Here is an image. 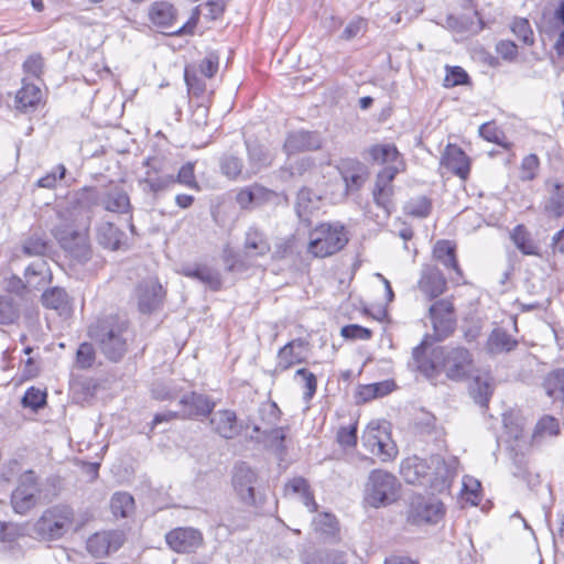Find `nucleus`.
<instances>
[{
  "instance_id": "f257e3e1",
  "label": "nucleus",
  "mask_w": 564,
  "mask_h": 564,
  "mask_svg": "<svg viewBox=\"0 0 564 564\" xmlns=\"http://www.w3.org/2000/svg\"><path fill=\"white\" fill-rule=\"evenodd\" d=\"M457 465L458 460L455 457L445 460L440 455H431L427 458L413 455L401 462L400 474L408 484L442 492L449 487V482L456 476Z\"/></svg>"
},
{
  "instance_id": "f03ea898",
  "label": "nucleus",
  "mask_w": 564,
  "mask_h": 564,
  "mask_svg": "<svg viewBox=\"0 0 564 564\" xmlns=\"http://www.w3.org/2000/svg\"><path fill=\"white\" fill-rule=\"evenodd\" d=\"M425 350L426 341L423 340L413 349V359L416 368L427 378L444 372L452 380H463L473 369L471 355L466 348L436 347L429 357L425 356Z\"/></svg>"
},
{
  "instance_id": "7ed1b4c3",
  "label": "nucleus",
  "mask_w": 564,
  "mask_h": 564,
  "mask_svg": "<svg viewBox=\"0 0 564 564\" xmlns=\"http://www.w3.org/2000/svg\"><path fill=\"white\" fill-rule=\"evenodd\" d=\"M72 205L70 216L76 213V220L86 226L90 223L91 208L101 205L107 212L128 213L131 208L127 192L118 184L102 187H84L75 192L69 198Z\"/></svg>"
},
{
  "instance_id": "20e7f679",
  "label": "nucleus",
  "mask_w": 564,
  "mask_h": 564,
  "mask_svg": "<svg viewBox=\"0 0 564 564\" xmlns=\"http://www.w3.org/2000/svg\"><path fill=\"white\" fill-rule=\"evenodd\" d=\"M88 335L106 359L120 361L127 354L131 335L129 324L118 315H109L89 326Z\"/></svg>"
},
{
  "instance_id": "39448f33",
  "label": "nucleus",
  "mask_w": 564,
  "mask_h": 564,
  "mask_svg": "<svg viewBox=\"0 0 564 564\" xmlns=\"http://www.w3.org/2000/svg\"><path fill=\"white\" fill-rule=\"evenodd\" d=\"M72 205L59 212L62 224L55 229V237L61 247L77 262H85L90 257V246L88 242L87 228L89 224L83 226L76 220V213L70 216Z\"/></svg>"
},
{
  "instance_id": "423d86ee",
  "label": "nucleus",
  "mask_w": 564,
  "mask_h": 564,
  "mask_svg": "<svg viewBox=\"0 0 564 564\" xmlns=\"http://www.w3.org/2000/svg\"><path fill=\"white\" fill-rule=\"evenodd\" d=\"M400 487L393 474L383 469H373L365 486V500L373 508L388 506L397 500Z\"/></svg>"
},
{
  "instance_id": "0eeeda50",
  "label": "nucleus",
  "mask_w": 564,
  "mask_h": 564,
  "mask_svg": "<svg viewBox=\"0 0 564 564\" xmlns=\"http://www.w3.org/2000/svg\"><path fill=\"white\" fill-rule=\"evenodd\" d=\"M348 242L344 226L339 224H322L310 235L308 252L315 257H329L341 250Z\"/></svg>"
},
{
  "instance_id": "6e6552de",
  "label": "nucleus",
  "mask_w": 564,
  "mask_h": 564,
  "mask_svg": "<svg viewBox=\"0 0 564 564\" xmlns=\"http://www.w3.org/2000/svg\"><path fill=\"white\" fill-rule=\"evenodd\" d=\"M73 522V509L68 506L58 505L43 512L35 523V531L45 540H56L72 528Z\"/></svg>"
},
{
  "instance_id": "1a4fd4ad",
  "label": "nucleus",
  "mask_w": 564,
  "mask_h": 564,
  "mask_svg": "<svg viewBox=\"0 0 564 564\" xmlns=\"http://www.w3.org/2000/svg\"><path fill=\"white\" fill-rule=\"evenodd\" d=\"M175 183L174 174L160 159L153 158L145 162V172L139 178V184L144 192L158 194L167 189Z\"/></svg>"
},
{
  "instance_id": "9d476101",
  "label": "nucleus",
  "mask_w": 564,
  "mask_h": 564,
  "mask_svg": "<svg viewBox=\"0 0 564 564\" xmlns=\"http://www.w3.org/2000/svg\"><path fill=\"white\" fill-rule=\"evenodd\" d=\"M361 440L366 449L382 462H388L398 454L397 446L389 434L375 422L368 424Z\"/></svg>"
},
{
  "instance_id": "9b49d317",
  "label": "nucleus",
  "mask_w": 564,
  "mask_h": 564,
  "mask_svg": "<svg viewBox=\"0 0 564 564\" xmlns=\"http://www.w3.org/2000/svg\"><path fill=\"white\" fill-rule=\"evenodd\" d=\"M39 485L34 471L28 470L19 478V484L11 495V503L17 513L24 514L37 502Z\"/></svg>"
},
{
  "instance_id": "f8f14e48",
  "label": "nucleus",
  "mask_w": 564,
  "mask_h": 564,
  "mask_svg": "<svg viewBox=\"0 0 564 564\" xmlns=\"http://www.w3.org/2000/svg\"><path fill=\"white\" fill-rule=\"evenodd\" d=\"M429 315L436 340H443L454 332L456 317L451 300L442 299L433 303L429 308Z\"/></svg>"
},
{
  "instance_id": "ddd939ff",
  "label": "nucleus",
  "mask_w": 564,
  "mask_h": 564,
  "mask_svg": "<svg viewBox=\"0 0 564 564\" xmlns=\"http://www.w3.org/2000/svg\"><path fill=\"white\" fill-rule=\"evenodd\" d=\"M123 541L124 534L121 531L97 532L88 538L86 549L90 555L100 558L118 551Z\"/></svg>"
},
{
  "instance_id": "4468645a",
  "label": "nucleus",
  "mask_w": 564,
  "mask_h": 564,
  "mask_svg": "<svg viewBox=\"0 0 564 564\" xmlns=\"http://www.w3.org/2000/svg\"><path fill=\"white\" fill-rule=\"evenodd\" d=\"M256 471L245 463L238 464L232 474V486L239 498L249 505L254 502Z\"/></svg>"
},
{
  "instance_id": "2eb2a0df",
  "label": "nucleus",
  "mask_w": 564,
  "mask_h": 564,
  "mask_svg": "<svg viewBox=\"0 0 564 564\" xmlns=\"http://www.w3.org/2000/svg\"><path fill=\"white\" fill-rule=\"evenodd\" d=\"M323 145V138L317 131L297 130L286 135L283 144L285 153L290 156L305 151H316Z\"/></svg>"
},
{
  "instance_id": "dca6fc26",
  "label": "nucleus",
  "mask_w": 564,
  "mask_h": 564,
  "mask_svg": "<svg viewBox=\"0 0 564 564\" xmlns=\"http://www.w3.org/2000/svg\"><path fill=\"white\" fill-rule=\"evenodd\" d=\"M165 541L177 553H191L203 544V536L196 529L176 528L166 533Z\"/></svg>"
},
{
  "instance_id": "f3484780",
  "label": "nucleus",
  "mask_w": 564,
  "mask_h": 564,
  "mask_svg": "<svg viewBox=\"0 0 564 564\" xmlns=\"http://www.w3.org/2000/svg\"><path fill=\"white\" fill-rule=\"evenodd\" d=\"M149 18L165 34H181L185 29V25L176 28L175 9L166 1L154 2L150 8Z\"/></svg>"
},
{
  "instance_id": "a211bd4d",
  "label": "nucleus",
  "mask_w": 564,
  "mask_h": 564,
  "mask_svg": "<svg viewBox=\"0 0 564 564\" xmlns=\"http://www.w3.org/2000/svg\"><path fill=\"white\" fill-rule=\"evenodd\" d=\"M180 419H195L212 414L215 403L200 393L191 392L184 394L180 401Z\"/></svg>"
},
{
  "instance_id": "6ab92c4d",
  "label": "nucleus",
  "mask_w": 564,
  "mask_h": 564,
  "mask_svg": "<svg viewBox=\"0 0 564 564\" xmlns=\"http://www.w3.org/2000/svg\"><path fill=\"white\" fill-rule=\"evenodd\" d=\"M444 505L436 498H419L412 503L411 518L415 523H437L444 516Z\"/></svg>"
},
{
  "instance_id": "aec40b11",
  "label": "nucleus",
  "mask_w": 564,
  "mask_h": 564,
  "mask_svg": "<svg viewBox=\"0 0 564 564\" xmlns=\"http://www.w3.org/2000/svg\"><path fill=\"white\" fill-rule=\"evenodd\" d=\"M417 288L425 299L431 301L445 292L446 280L436 267L425 265L422 269Z\"/></svg>"
},
{
  "instance_id": "412c9836",
  "label": "nucleus",
  "mask_w": 564,
  "mask_h": 564,
  "mask_svg": "<svg viewBox=\"0 0 564 564\" xmlns=\"http://www.w3.org/2000/svg\"><path fill=\"white\" fill-rule=\"evenodd\" d=\"M399 169L395 165H387L377 175L376 186L373 189V199L378 206L382 207L388 214L392 207L391 182L395 177Z\"/></svg>"
},
{
  "instance_id": "4be33fe9",
  "label": "nucleus",
  "mask_w": 564,
  "mask_h": 564,
  "mask_svg": "<svg viewBox=\"0 0 564 564\" xmlns=\"http://www.w3.org/2000/svg\"><path fill=\"white\" fill-rule=\"evenodd\" d=\"M306 357L307 344L301 339L292 340L279 350L274 371H285L294 365L305 361Z\"/></svg>"
},
{
  "instance_id": "5701e85b",
  "label": "nucleus",
  "mask_w": 564,
  "mask_h": 564,
  "mask_svg": "<svg viewBox=\"0 0 564 564\" xmlns=\"http://www.w3.org/2000/svg\"><path fill=\"white\" fill-rule=\"evenodd\" d=\"M442 164L462 180L468 177L470 162L465 152L455 144H448L442 158Z\"/></svg>"
},
{
  "instance_id": "b1692460",
  "label": "nucleus",
  "mask_w": 564,
  "mask_h": 564,
  "mask_svg": "<svg viewBox=\"0 0 564 564\" xmlns=\"http://www.w3.org/2000/svg\"><path fill=\"white\" fill-rule=\"evenodd\" d=\"M139 308L143 313L153 311L162 301V286L153 279L141 282L138 286Z\"/></svg>"
},
{
  "instance_id": "393cba45",
  "label": "nucleus",
  "mask_w": 564,
  "mask_h": 564,
  "mask_svg": "<svg viewBox=\"0 0 564 564\" xmlns=\"http://www.w3.org/2000/svg\"><path fill=\"white\" fill-rule=\"evenodd\" d=\"M41 301L43 306L56 311L59 315H69L72 312V300L62 288L47 289L43 292Z\"/></svg>"
},
{
  "instance_id": "a878e982",
  "label": "nucleus",
  "mask_w": 564,
  "mask_h": 564,
  "mask_svg": "<svg viewBox=\"0 0 564 564\" xmlns=\"http://www.w3.org/2000/svg\"><path fill=\"white\" fill-rule=\"evenodd\" d=\"M213 430L224 438H232L239 433L236 413L230 410H220L210 417Z\"/></svg>"
},
{
  "instance_id": "bb28decb",
  "label": "nucleus",
  "mask_w": 564,
  "mask_h": 564,
  "mask_svg": "<svg viewBox=\"0 0 564 564\" xmlns=\"http://www.w3.org/2000/svg\"><path fill=\"white\" fill-rule=\"evenodd\" d=\"M123 238L124 234L110 221H101L96 227V239L106 249L118 250Z\"/></svg>"
},
{
  "instance_id": "cd10ccee",
  "label": "nucleus",
  "mask_w": 564,
  "mask_h": 564,
  "mask_svg": "<svg viewBox=\"0 0 564 564\" xmlns=\"http://www.w3.org/2000/svg\"><path fill=\"white\" fill-rule=\"evenodd\" d=\"M347 192L357 191L366 181V167L357 161H348L339 167Z\"/></svg>"
},
{
  "instance_id": "c85d7f7f",
  "label": "nucleus",
  "mask_w": 564,
  "mask_h": 564,
  "mask_svg": "<svg viewBox=\"0 0 564 564\" xmlns=\"http://www.w3.org/2000/svg\"><path fill=\"white\" fill-rule=\"evenodd\" d=\"M510 239L516 248L524 256H538L539 243L532 238L531 232L523 226L517 225L510 231Z\"/></svg>"
},
{
  "instance_id": "c756f323",
  "label": "nucleus",
  "mask_w": 564,
  "mask_h": 564,
  "mask_svg": "<svg viewBox=\"0 0 564 564\" xmlns=\"http://www.w3.org/2000/svg\"><path fill=\"white\" fill-rule=\"evenodd\" d=\"M518 346V340L512 338L505 329L495 328L486 344V349L491 355L509 352Z\"/></svg>"
},
{
  "instance_id": "7c9ffc66",
  "label": "nucleus",
  "mask_w": 564,
  "mask_h": 564,
  "mask_svg": "<svg viewBox=\"0 0 564 564\" xmlns=\"http://www.w3.org/2000/svg\"><path fill=\"white\" fill-rule=\"evenodd\" d=\"M42 99L41 89L33 85L24 83L15 95L17 109L28 112L34 110Z\"/></svg>"
},
{
  "instance_id": "2f4dec72",
  "label": "nucleus",
  "mask_w": 564,
  "mask_h": 564,
  "mask_svg": "<svg viewBox=\"0 0 564 564\" xmlns=\"http://www.w3.org/2000/svg\"><path fill=\"white\" fill-rule=\"evenodd\" d=\"M433 257L446 269L453 270L460 275V270L456 260L455 245L448 240H440L433 248Z\"/></svg>"
},
{
  "instance_id": "473e14b6",
  "label": "nucleus",
  "mask_w": 564,
  "mask_h": 564,
  "mask_svg": "<svg viewBox=\"0 0 564 564\" xmlns=\"http://www.w3.org/2000/svg\"><path fill=\"white\" fill-rule=\"evenodd\" d=\"M249 155V169L246 170L245 176L249 177L259 172L262 167L271 163L269 153L263 145L246 142Z\"/></svg>"
},
{
  "instance_id": "72a5a7b5",
  "label": "nucleus",
  "mask_w": 564,
  "mask_h": 564,
  "mask_svg": "<svg viewBox=\"0 0 564 564\" xmlns=\"http://www.w3.org/2000/svg\"><path fill=\"white\" fill-rule=\"evenodd\" d=\"M285 491L286 494L292 492L297 495L299 499L307 507L308 511L315 512L317 510V503L315 502L314 497L310 491V486L304 478L296 477L290 480L285 485Z\"/></svg>"
},
{
  "instance_id": "f704fd0d",
  "label": "nucleus",
  "mask_w": 564,
  "mask_h": 564,
  "mask_svg": "<svg viewBox=\"0 0 564 564\" xmlns=\"http://www.w3.org/2000/svg\"><path fill=\"white\" fill-rule=\"evenodd\" d=\"M254 438L267 443L271 447L282 448L285 438V430L279 425L275 426H261L253 425ZM253 437V435L251 436Z\"/></svg>"
},
{
  "instance_id": "c9c22d12",
  "label": "nucleus",
  "mask_w": 564,
  "mask_h": 564,
  "mask_svg": "<svg viewBox=\"0 0 564 564\" xmlns=\"http://www.w3.org/2000/svg\"><path fill=\"white\" fill-rule=\"evenodd\" d=\"M270 251V246L262 232L250 228L246 234L245 252L248 257L264 256Z\"/></svg>"
},
{
  "instance_id": "e433bc0d",
  "label": "nucleus",
  "mask_w": 564,
  "mask_h": 564,
  "mask_svg": "<svg viewBox=\"0 0 564 564\" xmlns=\"http://www.w3.org/2000/svg\"><path fill=\"white\" fill-rule=\"evenodd\" d=\"M183 274L207 284L213 290L220 286L219 274L206 265L186 267L183 269Z\"/></svg>"
},
{
  "instance_id": "4c0bfd02",
  "label": "nucleus",
  "mask_w": 564,
  "mask_h": 564,
  "mask_svg": "<svg viewBox=\"0 0 564 564\" xmlns=\"http://www.w3.org/2000/svg\"><path fill=\"white\" fill-rule=\"evenodd\" d=\"M294 381L303 389L304 401L310 402L316 393V376L308 369L301 368L295 371Z\"/></svg>"
},
{
  "instance_id": "58836bf2",
  "label": "nucleus",
  "mask_w": 564,
  "mask_h": 564,
  "mask_svg": "<svg viewBox=\"0 0 564 564\" xmlns=\"http://www.w3.org/2000/svg\"><path fill=\"white\" fill-rule=\"evenodd\" d=\"M314 530L325 538H334L338 532V522L332 513L322 512L314 517Z\"/></svg>"
},
{
  "instance_id": "ea45409f",
  "label": "nucleus",
  "mask_w": 564,
  "mask_h": 564,
  "mask_svg": "<svg viewBox=\"0 0 564 564\" xmlns=\"http://www.w3.org/2000/svg\"><path fill=\"white\" fill-rule=\"evenodd\" d=\"M544 389L550 398L564 401V369L551 372L544 380Z\"/></svg>"
},
{
  "instance_id": "a19ab883",
  "label": "nucleus",
  "mask_w": 564,
  "mask_h": 564,
  "mask_svg": "<svg viewBox=\"0 0 564 564\" xmlns=\"http://www.w3.org/2000/svg\"><path fill=\"white\" fill-rule=\"evenodd\" d=\"M113 516L126 518L134 510V499L128 492H116L110 502Z\"/></svg>"
},
{
  "instance_id": "79ce46f5",
  "label": "nucleus",
  "mask_w": 564,
  "mask_h": 564,
  "mask_svg": "<svg viewBox=\"0 0 564 564\" xmlns=\"http://www.w3.org/2000/svg\"><path fill=\"white\" fill-rule=\"evenodd\" d=\"M371 159L380 164H389L397 161L399 152L394 145L377 144L369 149Z\"/></svg>"
},
{
  "instance_id": "37998d69",
  "label": "nucleus",
  "mask_w": 564,
  "mask_h": 564,
  "mask_svg": "<svg viewBox=\"0 0 564 564\" xmlns=\"http://www.w3.org/2000/svg\"><path fill=\"white\" fill-rule=\"evenodd\" d=\"M19 316L20 310L17 302L10 296H0V324H12L19 318Z\"/></svg>"
},
{
  "instance_id": "c03bdc74",
  "label": "nucleus",
  "mask_w": 564,
  "mask_h": 564,
  "mask_svg": "<svg viewBox=\"0 0 564 564\" xmlns=\"http://www.w3.org/2000/svg\"><path fill=\"white\" fill-rule=\"evenodd\" d=\"M492 392V386L488 378L476 377L470 386V393L474 400L480 404L486 405Z\"/></svg>"
},
{
  "instance_id": "a18cd8bd",
  "label": "nucleus",
  "mask_w": 564,
  "mask_h": 564,
  "mask_svg": "<svg viewBox=\"0 0 564 564\" xmlns=\"http://www.w3.org/2000/svg\"><path fill=\"white\" fill-rule=\"evenodd\" d=\"M560 433V425L556 419L545 415L535 425L533 437L555 436Z\"/></svg>"
},
{
  "instance_id": "49530a36",
  "label": "nucleus",
  "mask_w": 564,
  "mask_h": 564,
  "mask_svg": "<svg viewBox=\"0 0 564 564\" xmlns=\"http://www.w3.org/2000/svg\"><path fill=\"white\" fill-rule=\"evenodd\" d=\"M469 82V76L460 66H446V75L444 78V87L452 88L460 85H466Z\"/></svg>"
},
{
  "instance_id": "de8ad7c7",
  "label": "nucleus",
  "mask_w": 564,
  "mask_h": 564,
  "mask_svg": "<svg viewBox=\"0 0 564 564\" xmlns=\"http://www.w3.org/2000/svg\"><path fill=\"white\" fill-rule=\"evenodd\" d=\"M220 169L224 175L235 180L242 174V162L235 155L226 154L220 161Z\"/></svg>"
},
{
  "instance_id": "09e8293b",
  "label": "nucleus",
  "mask_w": 564,
  "mask_h": 564,
  "mask_svg": "<svg viewBox=\"0 0 564 564\" xmlns=\"http://www.w3.org/2000/svg\"><path fill=\"white\" fill-rule=\"evenodd\" d=\"M45 403H46V392L39 388H34V387L29 388L22 398L23 406L30 408L32 410H39Z\"/></svg>"
},
{
  "instance_id": "8fccbe9b",
  "label": "nucleus",
  "mask_w": 564,
  "mask_h": 564,
  "mask_svg": "<svg viewBox=\"0 0 564 564\" xmlns=\"http://www.w3.org/2000/svg\"><path fill=\"white\" fill-rule=\"evenodd\" d=\"M546 209L555 217H561L564 214V185L556 184L554 186Z\"/></svg>"
},
{
  "instance_id": "3c124183",
  "label": "nucleus",
  "mask_w": 564,
  "mask_h": 564,
  "mask_svg": "<svg viewBox=\"0 0 564 564\" xmlns=\"http://www.w3.org/2000/svg\"><path fill=\"white\" fill-rule=\"evenodd\" d=\"M22 249L26 256H43L47 250V241L44 237L34 235L25 239Z\"/></svg>"
},
{
  "instance_id": "603ef678",
  "label": "nucleus",
  "mask_w": 564,
  "mask_h": 564,
  "mask_svg": "<svg viewBox=\"0 0 564 564\" xmlns=\"http://www.w3.org/2000/svg\"><path fill=\"white\" fill-rule=\"evenodd\" d=\"M319 197L312 193L308 188H302L297 194L296 206L299 208V215L301 216V210L303 213H311L313 209L317 208Z\"/></svg>"
},
{
  "instance_id": "864d4df0",
  "label": "nucleus",
  "mask_w": 564,
  "mask_h": 564,
  "mask_svg": "<svg viewBox=\"0 0 564 564\" xmlns=\"http://www.w3.org/2000/svg\"><path fill=\"white\" fill-rule=\"evenodd\" d=\"M96 359V352L91 344L83 343L76 352V365L80 369L90 368Z\"/></svg>"
},
{
  "instance_id": "5fc2aeb1",
  "label": "nucleus",
  "mask_w": 564,
  "mask_h": 564,
  "mask_svg": "<svg viewBox=\"0 0 564 564\" xmlns=\"http://www.w3.org/2000/svg\"><path fill=\"white\" fill-rule=\"evenodd\" d=\"M280 410L275 403H268L260 408L261 426H275L280 421Z\"/></svg>"
},
{
  "instance_id": "6e6d98bb",
  "label": "nucleus",
  "mask_w": 564,
  "mask_h": 564,
  "mask_svg": "<svg viewBox=\"0 0 564 564\" xmlns=\"http://www.w3.org/2000/svg\"><path fill=\"white\" fill-rule=\"evenodd\" d=\"M512 32L525 44H533V31L527 19H516L511 25Z\"/></svg>"
},
{
  "instance_id": "4d7b16f0",
  "label": "nucleus",
  "mask_w": 564,
  "mask_h": 564,
  "mask_svg": "<svg viewBox=\"0 0 564 564\" xmlns=\"http://www.w3.org/2000/svg\"><path fill=\"white\" fill-rule=\"evenodd\" d=\"M66 169L63 164L57 165L51 172L46 173L37 181V186L43 188H54L58 180L65 177Z\"/></svg>"
},
{
  "instance_id": "13d9d810",
  "label": "nucleus",
  "mask_w": 564,
  "mask_h": 564,
  "mask_svg": "<svg viewBox=\"0 0 564 564\" xmlns=\"http://www.w3.org/2000/svg\"><path fill=\"white\" fill-rule=\"evenodd\" d=\"M175 182L184 185V186H187V187H191V188H194V189H198V185H197V182L195 180V174H194V164L191 163V162H187L186 164H184L178 173H177V176L175 177Z\"/></svg>"
},
{
  "instance_id": "bf43d9fd",
  "label": "nucleus",
  "mask_w": 564,
  "mask_h": 564,
  "mask_svg": "<svg viewBox=\"0 0 564 564\" xmlns=\"http://www.w3.org/2000/svg\"><path fill=\"white\" fill-rule=\"evenodd\" d=\"M314 165V160L310 156H303L297 159L294 162L289 161L286 163L285 170L289 171L290 176H301L305 172L312 169Z\"/></svg>"
},
{
  "instance_id": "052dcab7",
  "label": "nucleus",
  "mask_w": 564,
  "mask_h": 564,
  "mask_svg": "<svg viewBox=\"0 0 564 564\" xmlns=\"http://www.w3.org/2000/svg\"><path fill=\"white\" fill-rule=\"evenodd\" d=\"M340 334L347 339L367 340L371 337V330L357 324L346 325L341 328Z\"/></svg>"
},
{
  "instance_id": "680f3d73",
  "label": "nucleus",
  "mask_w": 564,
  "mask_h": 564,
  "mask_svg": "<svg viewBox=\"0 0 564 564\" xmlns=\"http://www.w3.org/2000/svg\"><path fill=\"white\" fill-rule=\"evenodd\" d=\"M337 441L344 447L355 446L357 443V426L341 427L337 432Z\"/></svg>"
},
{
  "instance_id": "e2e57ef3",
  "label": "nucleus",
  "mask_w": 564,
  "mask_h": 564,
  "mask_svg": "<svg viewBox=\"0 0 564 564\" xmlns=\"http://www.w3.org/2000/svg\"><path fill=\"white\" fill-rule=\"evenodd\" d=\"M43 58L39 54L31 55L23 64L26 74L39 78L43 72Z\"/></svg>"
},
{
  "instance_id": "0e129e2a",
  "label": "nucleus",
  "mask_w": 564,
  "mask_h": 564,
  "mask_svg": "<svg viewBox=\"0 0 564 564\" xmlns=\"http://www.w3.org/2000/svg\"><path fill=\"white\" fill-rule=\"evenodd\" d=\"M219 57L215 53H209L202 61L199 68L204 76L212 78L218 70Z\"/></svg>"
},
{
  "instance_id": "69168bd1",
  "label": "nucleus",
  "mask_w": 564,
  "mask_h": 564,
  "mask_svg": "<svg viewBox=\"0 0 564 564\" xmlns=\"http://www.w3.org/2000/svg\"><path fill=\"white\" fill-rule=\"evenodd\" d=\"M430 209L431 204L426 197H419L408 206L409 214L417 217H425L430 213Z\"/></svg>"
},
{
  "instance_id": "338daca9",
  "label": "nucleus",
  "mask_w": 564,
  "mask_h": 564,
  "mask_svg": "<svg viewBox=\"0 0 564 564\" xmlns=\"http://www.w3.org/2000/svg\"><path fill=\"white\" fill-rule=\"evenodd\" d=\"M365 28L366 22L360 18H356L346 25L341 37L345 40H352L358 34H360L365 30Z\"/></svg>"
},
{
  "instance_id": "774afa93",
  "label": "nucleus",
  "mask_w": 564,
  "mask_h": 564,
  "mask_svg": "<svg viewBox=\"0 0 564 564\" xmlns=\"http://www.w3.org/2000/svg\"><path fill=\"white\" fill-rule=\"evenodd\" d=\"M496 50L503 59L512 61L518 55V47L511 41H500L497 44Z\"/></svg>"
}]
</instances>
